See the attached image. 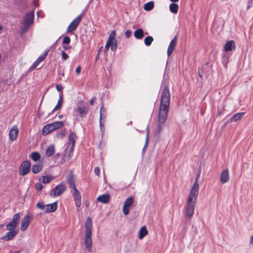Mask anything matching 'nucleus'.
<instances>
[{
    "label": "nucleus",
    "mask_w": 253,
    "mask_h": 253,
    "mask_svg": "<svg viewBox=\"0 0 253 253\" xmlns=\"http://www.w3.org/2000/svg\"><path fill=\"white\" fill-rule=\"evenodd\" d=\"M220 180L222 184H224L229 181V173L228 169L223 170L220 175Z\"/></svg>",
    "instance_id": "15"
},
{
    "label": "nucleus",
    "mask_w": 253,
    "mask_h": 253,
    "mask_svg": "<svg viewBox=\"0 0 253 253\" xmlns=\"http://www.w3.org/2000/svg\"><path fill=\"white\" fill-rule=\"evenodd\" d=\"M200 175H197L195 181L189 191L184 206V213L186 217L191 218L194 213L195 208L199 194V185L198 181Z\"/></svg>",
    "instance_id": "2"
},
{
    "label": "nucleus",
    "mask_w": 253,
    "mask_h": 253,
    "mask_svg": "<svg viewBox=\"0 0 253 253\" xmlns=\"http://www.w3.org/2000/svg\"><path fill=\"white\" fill-rule=\"evenodd\" d=\"M34 14L32 11L27 13L24 17V21L22 24V31L25 32L33 23Z\"/></svg>",
    "instance_id": "7"
},
{
    "label": "nucleus",
    "mask_w": 253,
    "mask_h": 253,
    "mask_svg": "<svg viewBox=\"0 0 253 253\" xmlns=\"http://www.w3.org/2000/svg\"><path fill=\"white\" fill-rule=\"evenodd\" d=\"M95 100V97L92 98L90 101V104L93 105L94 103Z\"/></svg>",
    "instance_id": "48"
},
{
    "label": "nucleus",
    "mask_w": 253,
    "mask_h": 253,
    "mask_svg": "<svg viewBox=\"0 0 253 253\" xmlns=\"http://www.w3.org/2000/svg\"><path fill=\"white\" fill-rule=\"evenodd\" d=\"M149 130L148 127L147 126V134H146V143H145V147H144L143 149H144L145 148V147H146V146L147 145V143H148V139H149Z\"/></svg>",
    "instance_id": "40"
},
{
    "label": "nucleus",
    "mask_w": 253,
    "mask_h": 253,
    "mask_svg": "<svg viewBox=\"0 0 253 253\" xmlns=\"http://www.w3.org/2000/svg\"><path fill=\"white\" fill-rule=\"evenodd\" d=\"M56 88L58 91L60 92V93L63 94V93H62L63 87L61 85L57 84L56 86Z\"/></svg>",
    "instance_id": "43"
},
{
    "label": "nucleus",
    "mask_w": 253,
    "mask_h": 253,
    "mask_svg": "<svg viewBox=\"0 0 253 253\" xmlns=\"http://www.w3.org/2000/svg\"><path fill=\"white\" fill-rule=\"evenodd\" d=\"M37 207L40 210L45 211L46 205H44L42 202H39L37 204Z\"/></svg>",
    "instance_id": "38"
},
{
    "label": "nucleus",
    "mask_w": 253,
    "mask_h": 253,
    "mask_svg": "<svg viewBox=\"0 0 253 253\" xmlns=\"http://www.w3.org/2000/svg\"><path fill=\"white\" fill-rule=\"evenodd\" d=\"M48 51H44L41 56L39 57V58L36 60V61L33 64V65L31 66L30 69L34 70L35 69L37 66L40 64L41 62H42L47 56Z\"/></svg>",
    "instance_id": "16"
},
{
    "label": "nucleus",
    "mask_w": 253,
    "mask_h": 253,
    "mask_svg": "<svg viewBox=\"0 0 253 253\" xmlns=\"http://www.w3.org/2000/svg\"><path fill=\"white\" fill-rule=\"evenodd\" d=\"M131 35V32L129 30H127L125 32V36L127 38L130 37Z\"/></svg>",
    "instance_id": "45"
},
{
    "label": "nucleus",
    "mask_w": 253,
    "mask_h": 253,
    "mask_svg": "<svg viewBox=\"0 0 253 253\" xmlns=\"http://www.w3.org/2000/svg\"><path fill=\"white\" fill-rule=\"evenodd\" d=\"M31 158L34 161H37L40 159V155L38 152H33L30 156Z\"/></svg>",
    "instance_id": "35"
},
{
    "label": "nucleus",
    "mask_w": 253,
    "mask_h": 253,
    "mask_svg": "<svg viewBox=\"0 0 253 253\" xmlns=\"http://www.w3.org/2000/svg\"><path fill=\"white\" fill-rule=\"evenodd\" d=\"M110 47L112 51H116L117 48V41H113L109 42V43L108 41H107L105 46V50L107 51Z\"/></svg>",
    "instance_id": "18"
},
{
    "label": "nucleus",
    "mask_w": 253,
    "mask_h": 253,
    "mask_svg": "<svg viewBox=\"0 0 253 253\" xmlns=\"http://www.w3.org/2000/svg\"><path fill=\"white\" fill-rule=\"evenodd\" d=\"M73 197L74 198V200L75 201V203L76 206L77 208H80L82 205V196L81 195L80 192L78 189L73 190Z\"/></svg>",
    "instance_id": "13"
},
{
    "label": "nucleus",
    "mask_w": 253,
    "mask_h": 253,
    "mask_svg": "<svg viewBox=\"0 0 253 253\" xmlns=\"http://www.w3.org/2000/svg\"><path fill=\"white\" fill-rule=\"evenodd\" d=\"M134 36L137 39H142L144 37V31L142 29H138L134 32Z\"/></svg>",
    "instance_id": "27"
},
{
    "label": "nucleus",
    "mask_w": 253,
    "mask_h": 253,
    "mask_svg": "<svg viewBox=\"0 0 253 253\" xmlns=\"http://www.w3.org/2000/svg\"><path fill=\"white\" fill-rule=\"evenodd\" d=\"M110 200V196L109 194H103L98 196L97 201L102 204H108Z\"/></svg>",
    "instance_id": "20"
},
{
    "label": "nucleus",
    "mask_w": 253,
    "mask_h": 253,
    "mask_svg": "<svg viewBox=\"0 0 253 253\" xmlns=\"http://www.w3.org/2000/svg\"><path fill=\"white\" fill-rule=\"evenodd\" d=\"M198 74H199V76L200 78H202V77L203 74H202V73L200 72V69H199Z\"/></svg>",
    "instance_id": "50"
},
{
    "label": "nucleus",
    "mask_w": 253,
    "mask_h": 253,
    "mask_svg": "<svg viewBox=\"0 0 253 253\" xmlns=\"http://www.w3.org/2000/svg\"><path fill=\"white\" fill-rule=\"evenodd\" d=\"M18 132L19 130L17 126L14 125L11 127L9 132V137L10 140L13 141L17 139Z\"/></svg>",
    "instance_id": "14"
},
{
    "label": "nucleus",
    "mask_w": 253,
    "mask_h": 253,
    "mask_svg": "<svg viewBox=\"0 0 253 253\" xmlns=\"http://www.w3.org/2000/svg\"><path fill=\"white\" fill-rule=\"evenodd\" d=\"M61 56L63 60H66L69 58V56L66 53L65 51L61 52Z\"/></svg>",
    "instance_id": "41"
},
{
    "label": "nucleus",
    "mask_w": 253,
    "mask_h": 253,
    "mask_svg": "<svg viewBox=\"0 0 253 253\" xmlns=\"http://www.w3.org/2000/svg\"><path fill=\"white\" fill-rule=\"evenodd\" d=\"M250 244H253V235L251 236V239H250Z\"/></svg>",
    "instance_id": "51"
},
{
    "label": "nucleus",
    "mask_w": 253,
    "mask_h": 253,
    "mask_svg": "<svg viewBox=\"0 0 253 253\" xmlns=\"http://www.w3.org/2000/svg\"><path fill=\"white\" fill-rule=\"evenodd\" d=\"M3 26L1 25H0V32H1L2 30H3Z\"/></svg>",
    "instance_id": "52"
},
{
    "label": "nucleus",
    "mask_w": 253,
    "mask_h": 253,
    "mask_svg": "<svg viewBox=\"0 0 253 253\" xmlns=\"http://www.w3.org/2000/svg\"><path fill=\"white\" fill-rule=\"evenodd\" d=\"M103 116H104V118H105L106 111L105 109L103 108V107H101L100 112V126L101 128H102V126H103L102 124V120H103Z\"/></svg>",
    "instance_id": "33"
},
{
    "label": "nucleus",
    "mask_w": 253,
    "mask_h": 253,
    "mask_svg": "<svg viewBox=\"0 0 253 253\" xmlns=\"http://www.w3.org/2000/svg\"><path fill=\"white\" fill-rule=\"evenodd\" d=\"M63 126V122L61 121L55 122L48 124L43 126L42 130V133L43 135H47L53 130L60 128Z\"/></svg>",
    "instance_id": "6"
},
{
    "label": "nucleus",
    "mask_w": 253,
    "mask_h": 253,
    "mask_svg": "<svg viewBox=\"0 0 253 253\" xmlns=\"http://www.w3.org/2000/svg\"><path fill=\"white\" fill-rule=\"evenodd\" d=\"M169 10L173 13H176L178 12V6L176 3H171L169 5Z\"/></svg>",
    "instance_id": "32"
},
{
    "label": "nucleus",
    "mask_w": 253,
    "mask_h": 253,
    "mask_svg": "<svg viewBox=\"0 0 253 253\" xmlns=\"http://www.w3.org/2000/svg\"><path fill=\"white\" fill-rule=\"evenodd\" d=\"M244 113H238L235 114L232 118L231 119V122H237V121L241 119L243 117Z\"/></svg>",
    "instance_id": "30"
},
{
    "label": "nucleus",
    "mask_w": 253,
    "mask_h": 253,
    "mask_svg": "<svg viewBox=\"0 0 253 253\" xmlns=\"http://www.w3.org/2000/svg\"><path fill=\"white\" fill-rule=\"evenodd\" d=\"M85 232L84 235V242L86 250L90 252L92 251V220L90 217L86 218L85 223Z\"/></svg>",
    "instance_id": "4"
},
{
    "label": "nucleus",
    "mask_w": 253,
    "mask_h": 253,
    "mask_svg": "<svg viewBox=\"0 0 253 253\" xmlns=\"http://www.w3.org/2000/svg\"><path fill=\"white\" fill-rule=\"evenodd\" d=\"M235 48V42L231 40L227 42L224 45V49L226 52L232 50Z\"/></svg>",
    "instance_id": "24"
},
{
    "label": "nucleus",
    "mask_w": 253,
    "mask_h": 253,
    "mask_svg": "<svg viewBox=\"0 0 253 253\" xmlns=\"http://www.w3.org/2000/svg\"><path fill=\"white\" fill-rule=\"evenodd\" d=\"M30 163L28 161L23 162L21 165L19 169V174L21 175H25L29 171L30 169Z\"/></svg>",
    "instance_id": "12"
},
{
    "label": "nucleus",
    "mask_w": 253,
    "mask_h": 253,
    "mask_svg": "<svg viewBox=\"0 0 253 253\" xmlns=\"http://www.w3.org/2000/svg\"><path fill=\"white\" fill-rule=\"evenodd\" d=\"M20 215L19 213L15 214L12 220L6 225V229L8 231L6 234L1 237L0 239L4 241H9L14 238L18 233L16 227L20 221Z\"/></svg>",
    "instance_id": "3"
},
{
    "label": "nucleus",
    "mask_w": 253,
    "mask_h": 253,
    "mask_svg": "<svg viewBox=\"0 0 253 253\" xmlns=\"http://www.w3.org/2000/svg\"><path fill=\"white\" fill-rule=\"evenodd\" d=\"M88 205H89V203L88 202L87 203V202L85 203V206L86 207H87L88 206Z\"/></svg>",
    "instance_id": "56"
},
{
    "label": "nucleus",
    "mask_w": 253,
    "mask_h": 253,
    "mask_svg": "<svg viewBox=\"0 0 253 253\" xmlns=\"http://www.w3.org/2000/svg\"><path fill=\"white\" fill-rule=\"evenodd\" d=\"M153 41V38L151 36H148L144 39V43L146 46H150L152 42Z\"/></svg>",
    "instance_id": "36"
},
{
    "label": "nucleus",
    "mask_w": 253,
    "mask_h": 253,
    "mask_svg": "<svg viewBox=\"0 0 253 253\" xmlns=\"http://www.w3.org/2000/svg\"><path fill=\"white\" fill-rule=\"evenodd\" d=\"M66 187L65 184L61 183L57 185L54 188L50 191V196L51 197H56L62 194L66 190Z\"/></svg>",
    "instance_id": "8"
},
{
    "label": "nucleus",
    "mask_w": 253,
    "mask_h": 253,
    "mask_svg": "<svg viewBox=\"0 0 253 253\" xmlns=\"http://www.w3.org/2000/svg\"><path fill=\"white\" fill-rule=\"evenodd\" d=\"M31 217L28 215H25L22 219L20 223V230L24 232L26 231L31 222Z\"/></svg>",
    "instance_id": "10"
},
{
    "label": "nucleus",
    "mask_w": 253,
    "mask_h": 253,
    "mask_svg": "<svg viewBox=\"0 0 253 253\" xmlns=\"http://www.w3.org/2000/svg\"><path fill=\"white\" fill-rule=\"evenodd\" d=\"M57 208V202H54L50 204L46 205V207L45 209V212H51L55 211Z\"/></svg>",
    "instance_id": "22"
},
{
    "label": "nucleus",
    "mask_w": 253,
    "mask_h": 253,
    "mask_svg": "<svg viewBox=\"0 0 253 253\" xmlns=\"http://www.w3.org/2000/svg\"><path fill=\"white\" fill-rule=\"evenodd\" d=\"M67 182L70 188H73V190L77 189L75 179L72 174H70L67 176Z\"/></svg>",
    "instance_id": "21"
},
{
    "label": "nucleus",
    "mask_w": 253,
    "mask_h": 253,
    "mask_svg": "<svg viewBox=\"0 0 253 253\" xmlns=\"http://www.w3.org/2000/svg\"><path fill=\"white\" fill-rule=\"evenodd\" d=\"M63 48L65 50H69V49H71V46H70L64 45V46H63Z\"/></svg>",
    "instance_id": "49"
},
{
    "label": "nucleus",
    "mask_w": 253,
    "mask_h": 253,
    "mask_svg": "<svg viewBox=\"0 0 253 253\" xmlns=\"http://www.w3.org/2000/svg\"><path fill=\"white\" fill-rule=\"evenodd\" d=\"M73 150L74 149H72L71 151V150L70 149V147L68 146V148L65 152V153L62 158V161L64 162L68 161L70 160V158L72 156Z\"/></svg>",
    "instance_id": "23"
},
{
    "label": "nucleus",
    "mask_w": 253,
    "mask_h": 253,
    "mask_svg": "<svg viewBox=\"0 0 253 253\" xmlns=\"http://www.w3.org/2000/svg\"><path fill=\"white\" fill-rule=\"evenodd\" d=\"M3 225L2 224H0V231L2 229Z\"/></svg>",
    "instance_id": "53"
},
{
    "label": "nucleus",
    "mask_w": 253,
    "mask_h": 253,
    "mask_svg": "<svg viewBox=\"0 0 253 253\" xmlns=\"http://www.w3.org/2000/svg\"><path fill=\"white\" fill-rule=\"evenodd\" d=\"M82 17L81 15L78 16L70 23L67 29V33H71L77 29L82 20Z\"/></svg>",
    "instance_id": "11"
},
{
    "label": "nucleus",
    "mask_w": 253,
    "mask_h": 253,
    "mask_svg": "<svg viewBox=\"0 0 253 253\" xmlns=\"http://www.w3.org/2000/svg\"><path fill=\"white\" fill-rule=\"evenodd\" d=\"M63 103V94L60 93L59 94V98L58 100V102H57L56 105L55 106L53 111L60 110L61 108V107H62Z\"/></svg>",
    "instance_id": "26"
},
{
    "label": "nucleus",
    "mask_w": 253,
    "mask_h": 253,
    "mask_svg": "<svg viewBox=\"0 0 253 253\" xmlns=\"http://www.w3.org/2000/svg\"><path fill=\"white\" fill-rule=\"evenodd\" d=\"M65 135L64 132H61L56 134V137L58 138H62Z\"/></svg>",
    "instance_id": "44"
},
{
    "label": "nucleus",
    "mask_w": 253,
    "mask_h": 253,
    "mask_svg": "<svg viewBox=\"0 0 253 253\" xmlns=\"http://www.w3.org/2000/svg\"><path fill=\"white\" fill-rule=\"evenodd\" d=\"M42 182L43 183L46 184L50 182L54 178L53 176L50 175L46 176H42Z\"/></svg>",
    "instance_id": "29"
},
{
    "label": "nucleus",
    "mask_w": 253,
    "mask_h": 253,
    "mask_svg": "<svg viewBox=\"0 0 253 253\" xmlns=\"http://www.w3.org/2000/svg\"><path fill=\"white\" fill-rule=\"evenodd\" d=\"M42 166L41 164L34 165L32 168V171L34 173H37L42 169Z\"/></svg>",
    "instance_id": "31"
},
{
    "label": "nucleus",
    "mask_w": 253,
    "mask_h": 253,
    "mask_svg": "<svg viewBox=\"0 0 253 253\" xmlns=\"http://www.w3.org/2000/svg\"><path fill=\"white\" fill-rule=\"evenodd\" d=\"M115 37L116 32L115 30H113L111 31L109 36L108 39L107 40V41H108V42L113 41H116V40L115 39Z\"/></svg>",
    "instance_id": "37"
},
{
    "label": "nucleus",
    "mask_w": 253,
    "mask_h": 253,
    "mask_svg": "<svg viewBox=\"0 0 253 253\" xmlns=\"http://www.w3.org/2000/svg\"><path fill=\"white\" fill-rule=\"evenodd\" d=\"M133 202L134 199L131 197L127 198L125 200L122 208L123 212L125 215L128 214L129 212V208L133 204Z\"/></svg>",
    "instance_id": "9"
},
{
    "label": "nucleus",
    "mask_w": 253,
    "mask_h": 253,
    "mask_svg": "<svg viewBox=\"0 0 253 253\" xmlns=\"http://www.w3.org/2000/svg\"><path fill=\"white\" fill-rule=\"evenodd\" d=\"M77 136L73 132H71L69 135V145L68 147H70V149H74Z\"/></svg>",
    "instance_id": "17"
},
{
    "label": "nucleus",
    "mask_w": 253,
    "mask_h": 253,
    "mask_svg": "<svg viewBox=\"0 0 253 253\" xmlns=\"http://www.w3.org/2000/svg\"><path fill=\"white\" fill-rule=\"evenodd\" d=\"M71 40L69 37L66 36L63 38V43L64 44H69Z\"/></svg>",
    "instance_id": "39"
},
{
    "label": "nucleus",
    "mask_w": 253,
    "mask_h": 253,
    "mask_svg": "<svg viewBox=\"0 0 253 253\" xmlns=\"http://www.w3.org/2000/svg\"><path fill=\"white\" fill-rule=\"evenodd\" d=\"M177 42L176 37H175L170 42L168 49V55L169 56L172 53Z\"/></svg>",
    "instance_id": "19"
},
{
    "label": "nucleus",
    "mask_w": 253,
    "mask_h": 253,
    "mask_svg": "<svg viewBox=\"0 0 253 253\" xmlns=\"http://www.w3.org/2000/svg\"><path fill=\"white\" fill-rule=\"evenodd\" d=\"M88 111V106L86 103L81 100L79 102L76 107L73 110V115L78 120L79 118H83Z\"/></svg>",
    "instance_id": "5"
},
{
    "label": "nucleus",
    "mask_w": 253,
    "mask_h": 253,
    "mask_svg": "<svg viewBox=\"0 0 253 253\" xmlns=\"http://www.w3.org/2000/svg\"><path fill=\"white\" fill-rule=\"evenodd\" d=\"M170 0L172 2H177L179 0Z\"/></svg>",
    "instance_id": "55"
},
{
    "label": "nucleus",
    "mask_w": 253,
    "mask_h": 253,
    "mask_svg": "<svg viewBox=\"0 0 253 253\" xmlns=\"http://www.w3.org/2000/svg\"><path fill=\"white\" fill-rule=\"evenodd\" d=\"M35 188H36V190L40 191V190H41L43 188V186L42 185V184H41L40 183H38L36 184Z\"/></svg>",
    "instance_id": "42"
},
{
    "label": "nucleus",
    "mask_w": 253,
    "mask_h": 253,
    "mask_svg": "<svg viewBox=\"0 0 253 253\" xmlns=\"http://www.w3.org/2000/svg\"><path fill=\"white\" fill-rule=\"evenodd\" d=\"M58 118L60 119H62L63 118V115H59Z\"/></svg>",
    "instance_id": "54"
},
{
    "label": "nucleus",
    "mask_w": 253,
    "mask_h": 253,
    "mask_svg": "<svg viewBox=\"0 0 253 253\" xmlns=\"http://www.w3.org/2000/svg\"><path fill=\"white\" fill-rule=\"evenodd\" d=\"M148 231L145 226H142L139 231V239L141 240L148 234Z\"/></svg>",
    "instance_id": "28"
},
{
    "label": "nucleus",
    "mask_w": 253,
    "mask_h": 253,
    "mask_svg": "<svg viewBox=\"0 0 253 253\" xmlns=\"http://www.w3.org/2000/svg\"><path fill=\"white\" fill-rule=\"evenodd\" d=\"M154 6V2L153 1H150L144 4V8L146 11H149L153 8Z\"/></svg>",
    "instance_id": "34"
},
{
    "label": "nucleus",
    "mask_w": 253,
    "mask_h": 253,
    "mask_svg": "<svg viewBox=\"0 0 253 253\" xmlns=\"http://www.w3.org/2000/svg\"><path fill=\"white\" fill-rule=\"evenodd\" d=\"M55 147L54 145L49 146L46 149L45 155L46 157H50L55 153Z\"/></svg>",
    "instance_id": "25"
},
{
    "label": "nucleus",
    "mask_w": 253,
    "mask_h": 253,
    "mask_svg": "<svg viewBox=\"0 0 253 253\" xmlns=\"http://www.w3.org/2000/svg\"><path fill=\"white\" fill-rule=\"evenodd\" d=\"M170 101V93L169 89L165 87L163 89L161 103L155 131L157 133H160L164 127V124L167 120Z\"/></svg>",
    "instance_id": "1"
},
{
    "label": "nucleus",
    "mask_w": 253,
    "mask_h": 253,
    "mask_svg": "<svg viewBox=\"0 0 253 253\" xmlns=\"http://www.w3.org/2000/svg\"><path fill=\"white\" fill-rule=\"evenodd\" d=\"M81 66H78L76 69V73L78 74V75H79L81 73Z\"/></svg>",
    "instance_id": "47"
},
{
    "label": "nucleus",
    "mask_w": 253,
    "mask_h": 253,
    "mask_svg": "<svg viewBox=\"0 0 253 253\" xmlns=\"http://www.w3.org/2000/svg\"><path fill=\"white\" fill-rule=\"evenodd\" d=\"M94 172L96 175L99 176L100 173V169L98 167H95L94 169Z\"/></svg>",
    "instance_id": "46"
}]
</instances>
